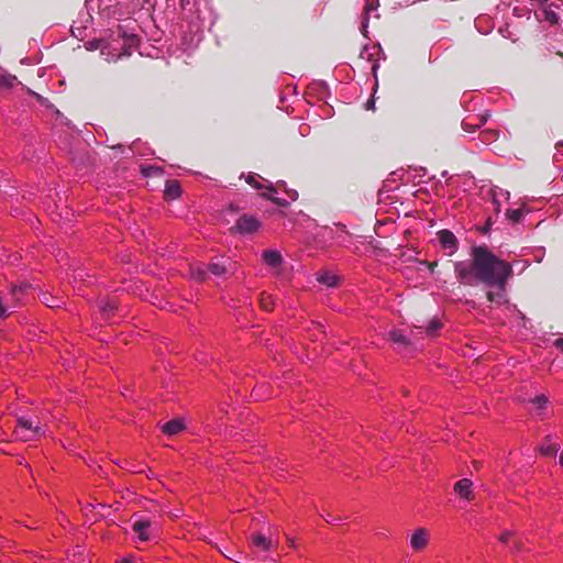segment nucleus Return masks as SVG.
I'll list each match as a JSON object with an SVG mask.
<instances>
[{
  "mask_svg": "<svg viewBox=\"0 0 563 563\" xmlns=\"http://www.w3.org/2000/svg\"><path fill=\"white\" fill-rule=\"evenodd\" d=\"M472 261L454 263V273L460 284L473 286L477 282L497 288L506 287L512 275L510 263L497 257L487 246H474L471 252Z\"/></svg>",
  "mask_w": 563,
  "mask_h": 563,
  "instance_id": "obj_1",
  "label": "nucleus"
},
{
  "mask_svg": "<svg viewBox=\"0 0 563 563\" xmlns=\"http://www.w3.org/2000/svg\"><path fill=\"white\" fill-rule=\"evenodd\" d=\"M383 51L378 44L365 45L358 55V66L368 68L374 77H376L382 59Z\"/></svg>",
  "mask_w": 563,
  "mask_h": 563,
  "instance_id": "obj_2",
  "label": "nucleus"
},
{
  "mask_svg": "<svg viewBox=\"0 0 563 563\" xmlns=\"http://www.w3.org/2000/svg\"><path fill=\"white\" fill-rule=\"evenodd\" d=\"M18 439L22 441H31L44 433L43 428L38 423H34L32 420L20 418L14 430Z\"/></svg>",
  "mask_w": 563,
  "mask_h": 563,
  "instance_id": "obj_3",
  "label": "nucleus"
},
{
  "mask_svg": "<svg viewBox=\"0 0 563 563\" xmlns=\"http://www.w3.org/2000/svg\"><path fill=\"white\" fill-rule=\"evenodd\" d=\"M430 530L424 527L416 528L409 537L410 549L420 553L423 552L430 543Z\"/></svg>",
  "mask_w": 563,
  "mask_h": 563,
  "instance_id": "obj_4",
  "label": "nucleus"
},
{
  "mask_svg": "<svg viewBox=\"0 0 563 563\" xmlns=\"http://www.w3.org/2000/svg\"><path fill=\"white\" fill-rule=\"evenodd\" d=\"M261 228V221L250 214H243L240 217L231 231L240 233V234H252L258 231Z\"/></svg>",
  "mask_w": 563,
  "mask_h": 563,
  "instance_id": "obj_5",
  "label": "nucleus"
},
{
  "mask_svg": "<svg viewBox=\"0 0 563 563\" xmlns=\"http://www.w3.org/2000/svg\"><path fill=\"white\" fill-rule=\"evenodd\" d=\"M498 541L514 552L523 550V540L516 531L505 530L500 532Z\"/></svg>",
  "mask_w": 563,
  "mask_h": 563,
  "instance_id": "obj_6",
  "label": "nucleus"
},
{
  "mask_svg": "<svg viewBox=\"0 0 563 563\" xmlns=\"http://www.w3.org/2000/svg\"><path fill=\"white\" fill-rule=\"evenodd\" d=\"M437 235H438L441 246L444 250L449 251V253H448L449 255H453L457 251L459 241H457L456 236L453 234V232H451L450 230L443 229V230H440L437 233Z\"/></svg>",
  "mask_w": 563,
  "mask_h": 563,
  "instance_id": "obj_7",
  "label": "nucleus"
},
{
  "mask_svg": "<svg viewBox=\"0 0 563 563\" xmlns=\"http://www.w3.org/2000/svg\"><path fill=\"white\" fill-rule=\"evenodd\" d=\"M562 1L558 0L555 1H549L547 4H543L540 7L541 9V18L549 22L551 25H555L559 23V14L558 10L561 7Z\"/></svg>",
  "mask_w": 563,
  "mask_h": 563,
  "instance_id": "obj_8",
  "label": "nucleus"
},
{
  "mask_svg": "<svg viewBox=\"0 0 563 563\" xmlns=\"http://www.w3.org/2000/svg\"><path fill=\"white\" fill-rule=\"evenodd\" d=\"M453 490L456 496L467 501L473 500L475 497L473 490V482L468 478H462L457 481L453 486Z\"/></svg>",
  "mask_w": 563,
  "mask_h": 563,
  "instance_id": "obj_9",
  "label": "nucleus"
},
{
  "mask_svg": "<svg viewBox=\"0 0 563 563\" xmlns=\"http://www.w3.org/2000/svg\"><path fill=\"white\" fill-rule=\"evenodd\" d=\"M251 544L261 552H268L276 547L274 541L261 533L251 536Z\"/></svg>",
  "mask_w": 563,
  "mask_h": 563,
  "instance_id": "obj_10",
  "label": "nucleus"
},
{
  "mask_svg": "<svg viewBox=\"0 0 563 563\" xmlns=\"http://www.w3.org/2000/svg\"><path fill=\"white\" fill-rule=\"evenodd\" d=\"M181 186L180 183L176 179H169L165 184L164 189V199L165 200H176L181 196Z\"/></svg>",
  "mask_w": 563,
  "mask_h": 563,
  "instance_id": "obj_11",
  "label": "nucleus"
},
{
  "mask_svg": "<svg viewBox=\"0 0 563 563\" xmlns=\"http://www.w3.org/2000/svg\"><path fill=\"white\" fill-rule=\"evenodd\" d=\"M488 118V114L483 115H468L462 121V128L466 132H474L477 128L482 126Z\"/></svg>",
  "mask_w": 563,
  "mask_h": 563,
  "instance_id": "obj_12",
  "label": "nucleus"
},
{
  "mask_svg": "<svg viewBox=\"0 0 563 563\" xmlns=\"http://www.w3.org/2000/svg\"><path fill=\"white\" fill-rule=\"evenodd\" d=\"M379 7L378 0H365V5L363 10V21H362V32L364 35H366V30L368 26V20L372 12L377 11Z\"/></svg>",
  "mask_w": 563,
  "mask_h": 563,
  "instance_id": "obj_13",
  "label": "nucleus"
},
{
  "mask_svg": "<svg viewBox=\"0 0 563 563\" xmlns=\"http://www.w3.org/2000/svg\"><path fill=\"white\" fill-rule=\"evenodd\" d=\"M185 428H186V426L183 420L173 419V420L166 422L162 427V431L168 435H176V434L180 433L181 431H184Z\"/></svg>",
  "mask_w": 563,
  "mask_h": 563,
  "instance_id": "obj_14",
  "label": "nucleus"
},
{
  "mask_svg": "<svg viewBox=\"0 0 563 563\" xmlns=\"http://www.w3.org/2000/svg\"><path fill=\"white\" fill-rule=\"evenodd\" d=\"M30 288H31V285L27 283H23L20 285H13L11 287V296L13 297L14 302L20 303L23 300L24 296L30 290Z\"/></svg>",
  "mask_w": 563,
  "mask_h": 563,
  "instance_id": "obj_15",
  "label": "nucleus"
},
{
  "mask_svg": "<svg viewBox=\"0 0 563 563\" xmlns=\"http://www.w3.org/2000/svg\"><path fill=\"white\" fill-rule=\"evenodd\" d=\"M148 529L150 522L146 520L135 521L133 525V530L137 533L141 541H147L150 539Z\"/></svg>",
  "mask_w": 563,
  "mask_h": 563,
  "instance_id": "obj_16",
  "label": "nucleus"
},
{
  "mask_svg": "<svg viewBox=\"0 0 563 563\" xmlns=\"http://www.w3.org/2000/svg\"><path fill=\"white\" fill-rule=\"evenodd\" d=\"M263 261L272 267H277L282 264V255L277 251H265L263 253Z\"/></svg>",
  "mask_w": 563,
  "mask_h": 563,
  "instance_id": "obj_17",
  "label": "nucleus"
},
{
  "mask_svg": "<svg viewBox=\"0 0 563 563\" xmlns=\"http://www.w3.org/2000/svg\"><path fill=\"white\" fill-rule=\"evenodd\" d=\"M317 280L328 287H336L339 285V277L332 273L324 272L318 275Z\"/></svg>",
  "mask_w": 563,
  "mask_h": 563,
  "instance_id": "obj_18",
  "label": "nucleus"
},
{
  "mask_svg": "<svg viewBox=\"0 0 563 563\" xmlns=\"http://www.w3.org/2000/svg\"><path fill=\"white\" fill-rule=\"evenodd\" d=\"M527 213L528 210L525 207H521L518 209H508L506 217L510 222L519 223Z\"/></svg>",
  "mask_w": 563,
  "mask_h": 563,
  "instance_id": "obj_19",
  "label": "nucleus"
},
{
  "mask_svg": "<svg viewBox=\"0 0 563 563\" xmlns=\"http://www.w3.org/2000/svg\"><path fill=\"white\" fill-rule=\"evenodd\" d=\"M117 303L113 300H102L100 303V310L104 319H110L117 310Z\"/></svg>",
  "mask_w": 563,
  "mask_h": 563,
  "instance_id": "obj_20",
  "label": "nucleus"
},
{
  "mask_svg": "<svg viewBox=\"0 0 563 563\" xmlns=\"http://www.w3.org/2000/svg\"><path fill=\"white\" fill-rule=\"evenodd\" d=\"M246 183L250 184L252 187H254L255 189H262V188H265L267 189L269 192H275V188L273 187L272 184H268L267 186H264L262 184V177H260L258 175H249L246 177Z\"/></svg>",
  "mask_w": 563,
  "mask_h": 563,
  "instance_id": "obj_21",
  "label": "nucleus"
},
{
  "mask_svg": "<svg viewBox=\"0 0 563 563\" xmlns=\"http://www.w3.org/2000/svg\"><path fill=\"white\" fill-rule=\"evenodd\" d=\"M260 307L264 311H273L275 307V299L272 295L267 292H262L260 296Z\"/></svg>",
  "mask_w": 563,
  "mask_h": 563,
  "instance_id": "obj_22",
  "label": "nucleus"
},
{
  "mask_svg": "<svg viewBox=\"0 0 563 563\" xmlns=\"http://www.w3.org/2000/svg\"><path fill=\"white\" fill-rule=\"evenodd\" d=\"M499 137L498 130L486 129L479 133V139L485 144H492Z\"/></svg>",
  "mask_w": 563,
  "mask_h": 563,
  "instance_id": "obj_23",
  "label": "nucleus"
},
{
  "mask_svg": "<svg viewBox=\"0 0 563 563\" xmlns=\"http://www.w3.org/2000/svg\"><path fill=\"white\" fill-rule=\"evenodd\" d=\"M190 277L197 282H205L207 278V271L203 268L202 265H191Z\"/></svg>",
  "mask_w": 563,
  "mask_h": 563,
  "instance_id": "obj_24",
  "label": "nucleus"
},
{
  "mask_svg": "<svg viewBox=\"0 0 563 563\" xmlns=\"http://www.w3.org/2000/svg\"><path fill=\"white\" fill-rule=\"evenodd\" d=\"M505 288H498L497 291H487L486 297L490 302H496L498 305L505 302Z\"/></svg>",
  "mask_w": 563,
  "mask_h": 563,
  "instance_id": "obj_25",
  "label": "nucleus"
},
{
  "mask_svg": "<svg viewBox=\"0 0 563 563\" xmlns=\"http://www.w3.org/2000/svg\"><path fill=\"white\" fill-rule=\"evenodd\" d=\"M540 452L544 456H555L559 452V445L554 442L547 441L541 448Z\"/></svg>",
  "mask_w": 563,
  "mask_h": 563,
  "instance_id": "obj_26",
  "label": "nucleus"
},
{
  "mask_svg": "<svg viewBox=\"0 0 563 563\" xmlns=\"http://www.w3.org/2000/svg\"><path fill=\"white\" fill-rule=\"evenodd\" d=\"M163 172H164L163 168L159 166H152V165H142L141 166V174L144 177L162 175Z\"/></svg>",
  "mask_w": 563,
  "mask_h": 563,
  "instance_id": "obj_27",
  "label": "nucleus"
},
{
  "mask_svg": "<svg viewBox=\"0 0 563 563\" xmlns=\"http://www.w3.org/2000/svg\"><path fill=\"white\" fill-rule=\"evenodd\" d=\"M389 338L390 340L394 342V343H399V344H402V345H408L409 344V340L407 339V336L399 330H394L389 333Z\"/></svg>",
  "mask_w": 563,
  "mask_h": 563,
  "instance_id": "obj_28",
  "label": "nucleus"
},
{
  "mask_svg": "<svg viewBox=\"0 0 563 563\" xmlns=\"http://www.w3.org/2000/svg\"><path fill=\"white\" fill-rule=\"evenodd\" d=\"M208 271L216 276H222L227 273V267L221 263H210Z\"/></svg>",
  "mask_w": 563,
  "mask_h": 563,
  "instance_id": "obj_29",
  "label": "nucleus"
},
{
  "mask_svg": "<svg viewBox=\"0 0 563 563\" xmlns=\"http://www.w3.org/2000/svg\"><path fill=\"white\" fill-rule=\"evenodd\" d=\"M548 397L545 395H539L532 399V402L539 408L544 409L548 405Z\"/></svg>",
  "mask_w": 563,
  "mask_h": 563,
  "instance_id": "obj_30",
  "label": "nucleus"
},
{
  "mask_svg": "<svg viewBox=\"0 0 563 563\" xmlns=\"http://www.w3.org/2000/svg\"><path fill=\"white\" fill-rule=\"evenodd\" d=\"M548 51L550 53H554L555 55H559L560 57H563V45L558 46L553 42L548 43Z\"/></svg>",
  "mask_w": 563,
  "mask_h": 563,
  "instance_id": "obj_31",
  "label": "nucleus"
},
{
  "mask_svg": "<svg viewBox=\"0 0 563 563\" xmlns=\"http://www.w3.org/2000/svg\"><path fill=\"white\" fill-rule=\"evenodd\" d=\"M442 327V323L439 321V320H431L428 324V328H427V331L429 333H433L435 332L437 330H439L440 328Z\"/></svg>",
  "mask_w": 563,
  "mask_h": 563,
  "instance_id": "obj_32",
  "label": "nucleus"
},
{
  "mask_svg": "<svg viewBox=\"0 0 563 563\" xmlns=\"http://www.w3.org/2000/svg\"><path fill=\"white\" fill-rule=\"evenodd\" d=\"M43 302L49 308L59 307V305L55 302L53 298L49 299L46 295H44Z\"/></svg>",
  "mask_w": 563,
  "mask_h": 563,
  "instance_id": "obj_33",
  "label": "nucleus"
},
{
  "mask_svg": "<svg viewBox=\"0 0 563 563\" xmlns=\"http://www.w3.org/2000/svg\"><path fill=\"white\" fill-rule=\"evenodd\" d=\"M262 196L272 200L273 202H275L278 206H286V202L284 200L279 199V198L271 197L266 192L262 194Z\"/></svg>",
  "mask_w": 563,
  "mask_h": 563,
  "instance_id": "obj_34",
  "label": "nucleus"
},
{
  "mask_svg": "<svg viewBox=\"0 0 563 563\" xmlns=\"http://www.w3.org/2000/svg\"><path fill=\"white\" fill-rule=\"evenodd\" d=\"M420 264L427 266L431 272L434 271V268L437 267L438 263L437 262H429V261H420Z\"/></svg>",
  "mask_w": 563,
  "mask_h": 563,
  "instance_id": "obj_35",
  "label": "nucleus"
},
{
  "mask_svg": "<svg viewBox=\"0 0 563 563\" xmlns=\"http://www.w3.org/2000/svg\"><path fill=\"white\" fill-rule=\"evenodd\" d=\"M555 347H558L561 352H563V338L556 339L554 341Z\"/></svg>",
  "mask_w": 563,
  "mask_h": 563,
  "instance_id": "obj_36",
  "label": "nucleus"
},
{
  "mask_svg": "<svg viewBox=\"0 0 563 563\" xmlns=\"http://www.w3.org/2000/svg\"><path fill=\"white\" fill-rule=\"evenodd\" d=\"M180 8L185 10L189 4L190 0H179Z\"/></svg>",
  "mask_w": 563,
  "mask_h": 563,
  "instance_id": "obj_37",
  "label": "nucleus"
},
{
  "mask_svg": "<svg viewBox=\"0 0 563 563\" xmlns=\"http://www.w3.org/2000/svg\"><path fill=\"white\" fill-rule=\"evenodd\" d=\"M366 107L367 109H374V101L373 100H368L367 103H366Z\"/></svg>",
  "mask_w": 563,
  "mask_h": 563,
  "instance_id": "obj_38",
  "label": "nucleus"
},
{
  "mask_svg": "<svg viewBox=\"0 0 563 563\" xmlns=\"http://www.w3.org/2000/svg\"><path fill=\"white\" fill-rule=\"evenodd\" d=\"M308 130H309V125H307V124H302V125H301V133H302V134H303L306 131H308Z\"/></svg>",
  "mask_w": 563,
  "mask_h": 563,
  "instance_id": "obj_39",
  "label": "nucleus"
},
{
  "mask_svg": "<svg viewBox=\"0 0 563 563\" xmlns=\"http://www.w3.org/2000/svg\"><path fill=\"white\" fill-rule=\"evenodd\" d=\"M118 563H133L130 559H123Z\"/></svg>",
  "mask_w": 563,
  "mask_h": 563,
  "instance_id": "obj_40",
  "label": "nucleus"
},
{
  "mask_svg": "<svg viewBox=\"0 0 563 563\" xmlns=\"http://www.w3.org/2000/svg\"><path fill=\"white\" fill-rule=\"evenodd\" d=\"M560 465L563 467V451L561 452V455H560Z\"/></svg>",
  "mask_w": 563,
  "mask_h": 563,
  "instance_id": "obj_41",
  "label": "nucleus"
},
{
  "mask_svg": "<svg viewBox=\"0 0 563 563\" xmlns=\"http://www.w3.org/2000/svg\"><path fill=\"white\" fill-rule=\"evenodd\" d=\"M449 181H450L451 184H454V183H455V180H454L453 178H451Z\"/></svg>",
  "mask_w": 563,
  "mask_h": 563,
  "instance_id": "obj_42",
  "label": "nucleus"
}]
</instances>
